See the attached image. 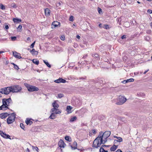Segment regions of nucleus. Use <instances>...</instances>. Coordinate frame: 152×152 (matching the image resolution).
I'll list each match as a JSON object with an SVG mask.
<instances>
[{"label":"nucleus","mask_w":152,"mask_h":152,"mask_svg":"<svg viewBox=\"0 0 152 152\" xmlns=\"http://www.w3.org/2000/svg\"><path fill=\"white\" fill-rule=\"evenodd\" d=\"M111 132L110 131H106L104 133L102 132H99L98 137L93 141L92 146L95 148H97L102 144H105Z\"/></svg>","instance_id":"1"},{"label":"nucleus","mask_w":152,"mask_h":152,"mask_svg":"<svg viewBox=\"0 0 152 152\" xmlns=\"http://www.w3.org/2000/svg\"><path fill=\"white\" fill-rule=\"evenodd\" d=\"M126 101V98L121 95L115 100V102L116 104L118 105H120L123 104Z\"/></svg>","instance_id":"2"},{"label":"nucleus","mask_w":152,"mask_h":152,"mask_svg":"<svg viewBox=\"0 0 152 152\" xmlns=\"http://www.w3.org/2000/svg\"><path fill=\"white\" fill-rule=\"evenodd\" d=\"M24 85L26 87L28 90L30 92L37 91L39 90V88L30 85L27 83H25Z\"/></svg>","instance_id":"3"},{"label":"nucleus","mask_w":152,"mask_h":152,"mask_svg":"<svg viewBox=\"0 0 152 152\" xmlns=\"http://www.w3.org/2000/svg\"><path fill=\"white\" fill-rule=\"evenodd\" d=\"M22 88L19 86H10V92H18L20 91Z\"/></svg>","instance_id":"4"},{"label":"nucleus","mask_w":152,"mask_h":152,"mask_svg":"<svg viewBox=\"0 0 152 152\" xmlns=\"http://www.w3.org/2000/svg\"><path fill=\"white\" fill-rule=\"evenodd\" d=\"M0 93L5 94H9L10 93V87L0 89Z\"/></svg>","instance_id":"5"},{"label":"nucleus","mask_w":152,"mask_h":152,"mask_svg":"<svg viewBox=\"0 0 152 152\" xmlns=\"http://www.w3.org/2000/svg\"><path fill=\"white\" fill-rule=\"evenodd\" d=\"M50 113H52L55 114H59L61 113V111L58 108H53L51 109Z\"/></svg>","instance_id":"6"},{"label":"nucleus","mask_w":152,"mask_h":152,"mask_svg":"<svg viewBox=\"0 0 152 152\" xmlns=\"http://www.w3.org/2000/svg\"><path fill=\"white\" fill-rule=\"evenodd\" d=\"M16 114L13 113L10 114V124L13 123L15 121Z\"/></svg>","instance_id":"7"},{"label":"nucleus","mask_w":152,"mask_h":152,"mask_svg":"<svg viewBox=\"0 0 152 152\" xmlns=\"http://www.w3.org/2000/svg\"><path fill=\"white\" fill-rule=\"evenodd\" d=\"M58 145L59 147H60V148H64L65 147V146L66 145V144L64 142L63 140L61 139H60L58 143Z\"/></svg>","instance_id":"8"},{"label":"nucleus","mask_w":152,"mask_h":152,"mask_svg":"<svg viewBox=\"0 0 152 152\" xmlns=\"http://www.w3.org/2000/svg\"><path fill=\"white\" fill-rule=\"evenodd\" d=\"M66 81L65 80L62 79L61 78H59L58 79L55 80L54 81V82L56 83H66Z\"/></svg>","instance_id":"9"},{"label":"nucleus","mask_w":152,"mask_h":152,"mask_svg":"<svg viewBox=\"0 0 152 152\" xmlns=\"http://www.w3.org/2000/svg\"><path fill=\"white\" fill-rule=\"evenodd\" d=\"M0 134L4 138L10 139V135L3 132L2 131H0Z\"/></svg>","instance_id":"10"},{"label":"nucleus","mask_w":152,"mask_h":152,"mask_svg":"<svg viewBox=\"0 0 152 152\" xmlns=\"http://www.w3.org/2000/svg\"><path fill=\"white\" fill-rule=\"evenodd\" d=\"M13 55L16 58L20 59L22 58L20 56V54L16 51L13 52Z\"/></svg>","instance_id":"11"},{"label":"nucleus","mask_w":152,"mask_h":152,"mask_svg":"<svg viewBox=\"0 0 152 152\" xmlns=\"http://www.w3.org/2000/svg\"><path fill=\"white\" fill-rule=\"evenodd\" d=\"M9 115V114L7 113H2L0 114V118L1 119L4 118Z\"/></svg>","instance_id":"12"},{"label":"nucleus","mask_w":152,"mask_h":152,"mask_svg":"<svg viewBox=\"0 0 152 152\" xmlns=\"http://www.w3.org/2000/svg\"><path fill=\"white\" fill-rule=\"evenodd\" d=\"M77 143L76 141H74L72 145H71L70 147L71 148L72 150H75L77 148Z\"/></svg>","instance_id":"13"},{"label":"nucleus","mask_w":152,"mask_h":152,"mask_svg":"<svg viewBox=\"0 0 152 152\" xmlns=\"http://www.w3.org/2000/svg\"><path fill=\"white\" fill-rule=\"evenodd\" d=\"M106 145H102L101 147L99 150V152H107V151H106L104 149L106 147Z\"/></svg>","instance_id":"14"},{"label":"nucleus","mask_w":152,"mask_h":152,"mask_svg":"<svg viewBox=\"0 0 152 152\" xmlns=\"http://www.w3.org/2000/svg\"><path fill=\"white\" fill-rule=\"evenodd\" d=\"M50 10L48 8H46L45 10V15L46 16H48L50 15Z\"/></svg>","instance_id":"15"},{"label":"nucleus","mask_w":152,"mask_h":152,"mask_svg":"<svg viewBox=\"0 0 152 152\" xmlns=\"http://www.w3.org/2000/svg\"><path fill=\"white\" fill-rule=\"evenodd\" d=\"M30 52L32 55H37L38 54V51L35 50V49L34 48L30 50Z\"/></svg>","instance_id":"16"},{"label":"nucleus","mask_w":152,"mask_h":152,"mask_svg":"<svg viewBox=\"0 0 152 152\" xmlns=\"http://www.w3.org/2000/svg\"><path fill=\"white\" fill-rule=\"evenodd\" d=\"M72 108V107L70 106H67L66 110L67 111L68 114H69L72 113L71 110Z\"/></svg>","instance_id":"17"},{"label":"nucleus","mask_w":152,"mask_h":152,"mask_svg":"<svg viewBox=\"0 0 152 152\" xmlns=\"http://www.w3.org/2000/svg\"><path fill=\"white\" fill-rule=\"evenodd\" d=\"M53 108H58L59 107V105L57 104L56 101L54 102L52 104Z\"/></svg>","instance_id":"18"},{"label":"nucleus","mask_w":152,"mask_h":152,"mask_svg":"<svg viewBox=\"0 0 152 152\" xmlns=\"http://www.w3.org/2000/svg\"><path fill=\"white\" fill-rule=\"evenodd\" d=\"M113 137L114 138H117V140H116L119 143L120 142H122L123 141L122 138L121 137H118L116 136H114Z\"/></svg>","instance_id":"19"},{"label":"nucleus","mask_w":152,"mask_h":152,"mask_svg":"<svg viewBox=\"0 0 152 152\" xmlns=\"http://www.w3.org/2000/svg\"><path fill=\"white\" fill-rule=\"evenodd\" d=\"M26 123L27 125H30L33 123V122L32 121H31L30 119H27L26 121Z\"/></svg>","instance_id":"20"},{"label":"nucleus","mask_w":152,"mask_h":152,"mask_svg":"<svg viewBox=\"0 0 152 152\" xmlns=\"http://www.w3.org/2000/svg\"><path fill=\"white\" fill-rule=\"evenodd\" d=\"M13 20L15 23H18L21 22V20L20 19L17 18H13Z\"/></svg>","instance_id":"21"},{"label":"nucleus","mask_w":152,"mask_h":152,"mask_svg":"<svg viewBox=\"0 0 152 152\" xmlns=\"http://www.w3.org/2000/svg\"><path fill=\"white\" fill-rule=\"evenodd\" d=\"M117 147H118L116 145H113L110 148V150L111 151H114L116 149Z\"/></svg>","instance_id":"22"},{"label":"nucleus","mask_w":152,"mask_h":152,"mask_svg":"<svg viewBox=\"0 0 152 152\" xmlns=\"http://www.w3.org/2000/svg\"><path fill=\"white\" fill-rule=\"evenodd\" d=\"M51 113V114L49 116V118L52 119H55L56 117V116L55 115V114L52 113Z\"/></svg>","instance_id":"23"},{"label":"nucleus","mask_w":152,"mask_h":152,"mask_svg":"<svg viewBox=\"0 0 152 152\" xmlns=\"http://www.w3.org/2000/svg\"><path fill=\"white\" fill-rule=\"evenodd\" d=\"M65 140L68 141L70 142L72 141L71 138L68 136H66L65 137Z\"/></svg>","instance_id":"24"},{"label":"nucleus","mask_w":152,"mask_h":152,"mask_svg":"<svg viewBox=\"0 0 152 152\" xmlns=\"http://www.w3.org/2000/svg\"><path fill=\"white\" fill-rule=\"evenodd\" d=\"M10 100V98H8L5 101H3V104L5 106H6L7 107H8V105L7 104V102H9V101Z\"/></svg>","instance_id":"25"},{"label":"nucleus","mask_w":152,"mask_h":152,"mask_svg":"<svg viewBox=\"0 0 152 152\" xmlns=\"http://www.w3.org/2000/svg\"><path fill=\"white\" fill-rule=\"evenodd\" d=\"M59 24V23L57 21H54L52 23V25L54 26L55 27H57Z\"/></svg>","instance_id":"26"},{"label":"nucleus","mask_w":152,"mask_h":152,"mask_svg":"<svg viewBox=\"0 0 152 152\" xmlns=\"http://www.w3.org/2000/svg\"><path fill=\"white\" fill-rule=\"evenodd\" d=\"M32 62L36 65H38L39 64V61L37 59H34L32 60Z\"/></svg>","instance_id":"27"},{"label":"nucleus","mask_w":152,"mask_h":152,"mask_svg":"<svg viewBox=\"0 0 152 152\" xmlns=\"http://www.w3.org/2000/svg\"><path fill=\"white\" fill-rule=\"evenodd\" d=\"M77 119V117L76 116H74L71 118L70 120V122H73Z\"/></svg>","instance_id":"28"},{"label":"nucleus","mask_w":152,"mask_h":152,"mask_svg":"<svg viewBox=\"0 0 152 152\" xmlns=\"http://www.w3.org/2000/svg\"><path fill=\"white\" fill-rule=\"evenodd\" d=\"M114 145H116L117 147L119 145V142L116 140H114L113 142Z\"/></svg>","instance_id":"29"},{"label":"nucleus","mask_w":152,"mask_h":152,"mask_svg":"<svg viewBox=\"0 0 152 152\" xmlns=\"http://www.w3.org/2000/svg\"><path fill=\"white\" fill-rule=\"evenodd\" d=\"M22 27L21 25H20L17 28V31L18 32H21Z\"/></svg>","instance_id":"30"},{"label":"nucleus","mask_w":152,"mask_h":152,"mask_svg":"<svg viewBox=\"0 0 152 152\" xmlns=\"http://www.w3.org/2000/svg\"><path fill=\"white\" fill-rule=\"evenodd\" d=\"M92 56L93 57L96 58L97 60H98L99 58L98 55L96 53L92 54Z\"/></svg>","instance_id":"31"},{"label":"nucleus","mask_w":152,"mask_h":152,"mask_svg":"<svg viewBox=\"0 0 152 152\" xmlns=\"http://www.w3.org/2000/svg\"><path fill=\"white\" fill-rule=\"evenodd\" d=\"M44 63L49 68L51 67V65L50 64H49V63L48 62L44 60L43 61Z\"/></svg>","instance_id":"32"},{"label":"nucleus","mask_w":152,"mask_h":152,"mask_svg":"<svg viewBox=\"0 0 152 152\" xmlns=\"http://www.w3.org/2000/svg\"><path fill=\"white\" fill-rule=\"evenodd\" d=\"M1 106H2V107L3 108V110H5L7 109H9V108L7 107L6 106H5L4 104V105L2 104Z\"/></svg>","instance_id":"33"},{"label":"nucleus","mask_w":152,"mask_h":152,"mask_svg":"<svg viewBox=\"0 0 152 152\" xmlns=\"http://www.w3.org/2000/svg\"><path fill=\"white\" fill-rule=\"evenodd\" d=\"M64 95L62 94H59L58 95V97L59 98H61L64 96Z\"/></svg>","instance_id":"34"},{"label":"nucleus","mask_w":152,"mask_h":152,"mask_svg":"<svg viewBox=\"0 0 152 152\" xmlns=\"http://www.w3.org/2000/svg\"><path fill=\"white\" fill-rule=\"evenodd\" d=\"M0 8L2 10H4L5 9V7L2 4H0Z\"/></svg>","instance_id":"35"},{"label":"nucleus","mask_w":152,"mask_h":152,"mask_svg":"<svg viewBox=\"0 0 152 152\" xmlns=\"http://www.w3.org/2000/svg\"><path fill=\"white\" fill-rule=\"evenodd\" d=\"M69 20L71 21H73L74 20V17L73 16L71 15L69 18Z\"/></svg>","instance_id":"36"},{"label":"nucleus","mask_w":152,"mask_h":152,"mask_svg":"<svg viewBox=\"0 0 152 152\" xmlns=\"http://www.w3.org/2000/svg\"><path fill=\"white\" fill-rule=\"evenodd\" d=\"M103 27L106 29H108L109 28V26L107 24L104 25Z\"/></svg>","instance_id":"37"},{"label":"nucleus","mask_w":152,"mask_h":152,"mask_svg":"<svg viewBox=\"0 0 152 152\" xmlns=\"http://www.w3.org/2000/svg\"><path fill=\"white\" fill-rule=\"evenodd\" d=\"M134 80L133 78H130L129 79L127 80V81H128V82H133Z\"/></svg>","instance_id":"38"},{"label":"nucleus","mask_w":152,"mask_h":152,"mask_svg":"<svg viewBox=\"0 0 152 152\" xmlns=\"http://www.w3.org/2000/svg\"><path fill=\"white\" fill-rule=\"evenodd\" d=\"M11 6L14 8H16L17 7L16 5L14 3H12L11 4Z\"/></svg>","instance_id":"39"},{"label":"nucleus","mask_w":152,"mask_h":152,"mask_svg":"<svg viewBox=\"0 0 152 152\" xmlns=\"http://www.w3.org/2000/svg\"><path fill=\"white\" fill-rule=\"evenodd\" d=\"M11 39L12 41H14L16 40L17 38L15 37H11Z\"/></svg>","instance_id":"40"},{"label":"nucleus","mask_w":152,"mask_h":152,"mask_svg":"<svg viewBox=\"0 0 152 152\" xmlns=\"http://www.w3.org/2000/svg\"><path fill=\"white\" fill-rule=\"evenodd\" d=\"M14 68L18 70L19 69L18 66L16 64L14 65Z\"/></svg>","instance_id":"41"},{"label":"nucleus","mask_w":152,"mask_h":152,"mask_svg":"<svg viewBox=\"0 0 152 152\" xmlns=\"http://www.w3.org/2000/svg\"><path fill=\"white\" fill-rule=\"evenodd\" d=\"M35 41L34 42L30 45V47L31 48H33L34 47Z\"/></svg>","instance_id":"42"},{"label":"nucleus","mask_w":152,"mask_h":152,"mask_svg":"<svg viewBox=\"0 0 152 152\" xmlns=\"http://www.w3.org/2000/svg\"><path fill=\"white\" fill-rule=\"evenodd\" d=\"M20 126L21 129H24V126L23 125V124L22 123H21L20 124Z\"/></svg>","instance_id":"43"},{"label":"nucleus","mask_w":152,"mask_h":152,"mask_svg":"<svg viewBox=\"0 0 152 152\" xmlns=\"http://www.w3.org/2000/svg\"><path fill=\"white\" fill-rule=\"evenodd\" d=\"M32 148L33 149H34L35 150L37 151H38V150H39V149L37 147L32 146Z\"/></svg>","instance_id":"44"},{"label":"nucleus","mask_w":152,"mask_h":152,"mask_svg":"<svg viewBox=\"0 0 152 152\" xmlns=\"http://www.w3.org/2000/svg\"><path fill=\"white\" fill-rule=\"evenodd\" d=\"M65 38V36L64 35H62L61 37V39L62 40H64Z\"/></svg>","instance_id":"45"},{"label":"nucleus","mask_w":152,"mask_h":152,"mask_svg":"<svg viewBox=\"0 0 152 152\" xmlns=\"http://www.w3.org/2000/svg\"><path fill=\"white\" fill-rule=\"evenodd\" d=\"M98 11L99 13V14H100L102 12V9L101 8H99V7H98Z\"/></svg>","instance_id":"46"},{"label":"nucleus","mask_w":152,"mask_h":152,"mask_svg":"<svg viewBox=\"0 0 152 152\" xmlns=\"http://www.w3.org/2000/svg\"><path fill=\"white\" fill-rule=\"evenodd\" d=\"M7 122L8 124H10V117H9L7 119Z\"/></svg>","instance_id":"47"},{"label":"nucleus","mask_w":152,"mask_h":152,"mask_svg":"<svg viewBox=\"0 0 152 152\" xmlns=\"http://www.w3.org/2000/svg\"><path fill=\"white\" fill-rule=\"evenodd\" d=\"M148 12L149 14H151L152 13V10H148Z\"/></svg>","instance_id":"48"},{"label":"nucleus","mask_w":152,"mask_h":152,"mask_svg":"<svg viewBox=\"0 0 152 152\" xmlns=\"http://www.w3.org/2000/svg\"><path fill=\"white\" fill-rule=\"evenodd\" d=\"M122 83H123L125 84L126 83H128V81H127V80H124L123 81H122Z\"/></svg>","instance_id":"49"},{"label":"nucleus","mask_w":152,"mask_h":152,"mask_svg":"<svg viewBox=\"0 0 152 152\" xmlns=\"http://www.w3.org/2000/svg\"><path fill=\"white\" fill-rule=\"evenodd\" d=\"M61 4V2H59V3H57L56 4V6H57V7H59V6H60Z\"/></svg>","instance_id":"50"},{"label":"nucleus","mask_w":152,"mask_h":152,"mask_svg":"<svg viewBox=\"0 0 152 152\" xmlns=\"http://www.w3.org/2000/svg\"><path fill=\"white\" fill-rule=\"evenodd\" d=\"M126 38V36L125 35H123L121 37L122 39H124Z\"/></svg>","instance_id":"51"},{"label":"nucleus","mask_w":152,"mask_h":152,"mask_svg":"<svg viewBox=\"0 0 152 152\" xmlns=\"http://www.w3.org/2000/svg\"><path fill=\"white\" fill-rule=\"evenodd\" d=\"M9 26L8 25H6L5 26V28L6 29H7L9 28Z\"/></svg>","instance_id":"52"},{"label":"nucleus","mask_w":152,"mask_h":152,"mask_svg":"<svg viewBox=\"0 0 152 152\" xmlns=\"http://www.w3.org/2000/svg\"><path fill=\"white\" fill-rule=\"evenodd\" d=\"M92 132L94 134H95L96 132V131L95 129L92 130Z\"/></svg>","instance_id":"53"},{"label":"nucleus","mask_w":152,"mask_h":152,"mask_svg":"<svg viewBox=\"0 0 152 152\" xmlns=\"http://www.w3.org/2000/svg\"><path fill=\"white\" fill-rule=\"evenodd\" d=\"M149 69H148L147 70H146L145 72H144L143 73V74H145L149 71Z\"/></svg>","instance_id":"54"},{"label":"nucleus","mask_w":152,"mask_h":152,"mask_svg":"<svg viewBox=\"0 0 152 152\" xmlns=\"http://www.w3.org/2000/svg\"><path fill=\"white\" fill-rule=\"evenodd\" d=\"M76 38L78 39H80V37L79 35H77L76 36Z\"/></svg>","instance_id":"55"},{"label":"nucleus","mask_w":152,"mask_h":152,"mask_svg":"<svg viewBox=\"0 0 152 152\" xmlns=\"http://www.w3.org/2000/svg\"><path fill=\"white\" fill-rule=\"evenodd\" d=\"M26 151V152H29V150L28 148H27Z\"/></svg>","instance_id":"56"},{"label":"nucleus","mask_w":152,"mask_h":152,"mask_svg":"<svg viewBox=\"0 0 152 152\" xmlns=\"http://www.w3.org/2000/svg\"><path fill=\"white\" fill-rule=\"evenodd\" d=\"M87 55H86L85 56H84L83 57V58H85L87 57Z\"/></svg>","instance_id":"57"},{"label":"nucleus","mask_w":152,"mask_h":152,"mask_svg":"<svg viewBox=\"0 0 152 152\" xmlns=\"http://www.w3.org/2000/svg\"><path fill=\"white\" fill-rule=\"evenodd\" d=\"M2 106H0V110H3V108H2Z\"/></svg>","instance_id":"58"},{"label":"nucleus","mask_w":152,"mask_h":152,"mask_svg":"<svg viewBox=\"0 0 152 152\" xmlns=\"http://www.w3.org/2000/svg\"><path fill=\"white\" fill-rule=\"evenodd\" d=\"M2 106H0V110H3V108H2Z\"/></svg>","instance_id":"59"},{"label":"nucleus","mask_w":152,"mask_h":152,"mask_svg":"<svg viewBox=\"0 0 152 152\" xmlns=\"http://www.w3.org/2000/svg\"><path fill=\"white\" fill-rule=\"evenodd\" d=\"M30 39V37H28L27 38V40L28 41V40H29Z\"/></svg>","instance_id":"60"},{"label":"nucleus","mask_w":152,"mask_h":152,"mask_svg":"<svg viewBox=\"0 0 152 152\" xmlns=\"http://www.w3.org/2000/svg\"><path fill=\"white\" fill-rule=\"evenodd\" d=\"M99 26L100 27H101L102 26V24L101 23H100L99 24Z\"/></svg>","instance_id":"61"},{"label":"nucleus","mask_w":152,"mask_h":152,"mask_svg":"<svg viewBox=\"0 0 152 152\" xmlns=\"http://www.w3.org/2000/svg\"><path fill=\"white\" fill-rule=\"evenodd\" d=\"M10 104H11V102H12V100L11 99V98H10Z\"/></svg>","instance_id":"62"},{"label":"nucleus","mask_w":152,"mask_h":152,"mask_svg":"<svg viewBox=\"0 0 152 152\" xmlns=\"http://www.w3.org/2000/svg\"><path fill=\"white\" fill-rule=\"evenodd\" d=\"M4 52L2 51H0V54H1V53H2Z\"/></svg>","instance_id":"63"},{"label":"nucleus","mask_w":152,"mask_h":152,"mask_svg":"<svg viewBox=\"0 0 152 152\" xmlns=\"http://www.w3.org/2000/svg\"><path fill=\"white\" fill-rule=\"evenodd\" d=\"M77 67H75V69H77Z\"/></svg>","instance_id":"64"}]
</instances>
